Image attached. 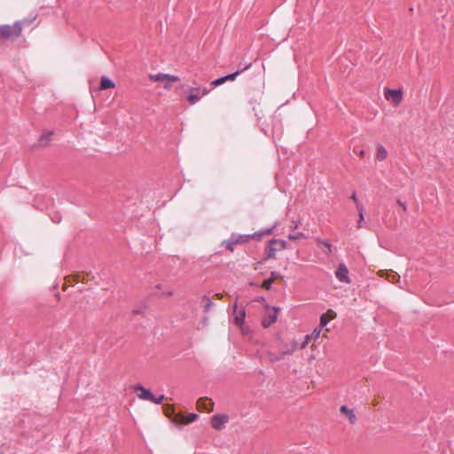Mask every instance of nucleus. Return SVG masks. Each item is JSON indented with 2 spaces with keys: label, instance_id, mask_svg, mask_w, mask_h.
Returning a JSON list of instances; mask_svg holds the SVG:
<instances>
[{
  "label": "nucleus",
  "instance_id": "nucleus-24",
  "mask_svg": "<svg viewBox=\"0 0 454 454\" xmlns=\"http://www.w3.org/2000/svg\"><path fill=\"white\" fill-rule=\"evenodd\" d=\"M149 79L153 82H163L166 80V74H150Z\"/></svg>",
  "mask_w": 454,
  "mask_h": 454
},
{
  "label": "nucleus",
  "instance_id": "nucleus-4",
  "mask_svg": "<svg viewBox=\"0 0 454 454\" xmlns=\"http://www.w3.org/2000/svg\"><path fill=\"white\" fill-rule=\"evenodd\" d=\"M230 421V417L224 413H216L210 418V426L217 431L224 429Z\"/></svg>",
  "mask_w": 454,
  "mask_h": 454
},
{
  "label": "nucleus",
  "instance_id": "nucleus-32",
  "mask_svg": "<svg viewBox=\"0 0 454 454\" xmlns=\"http://www.w3.org/2000/svg\"><path fill=\"white\" fill-rule=\"evenodd\" d=\"M302 236H303V233H301V232L297 233V234H289L288 239H297L298 238L302 237Z\"/></svg>",
  "mask_w": 454,
  "mask_h": 454
},
{
  "label": "nucleus",
  "instance_id": "nucleus-18",
  "mask_svg": "<svg viewBox=\"0 0 454 454\" xmlns=\"http://www.w3.org/2000/svg\"><path fill=\"white\" fill-rule=\"evenodd\" d=\"M53 132L52 131H48V132H45L43 134L41 135L40 138H39V144L41 146H46L50 140H51V137L52 136Z\"/></svg>",
  "mask_w": 454,
  "mask_h": 454
},
{
  "label": "nucleus",
  "instance_id": "nucleus-7",
  "mask_svg": "<svg viewBox=\"0 0 454 454\" xmlns=\"http://www.w3.org/2000/svg\"><path fill=\"white\" fill-rule=\"evenodd\" d=\"M198 418L199 415L196 413H189L188 415H184L182 412H178L177 417H176L174 419V423L180 426H185L196 421Z\"/></svg>",
  "mask_w": 454,
  "mask_h": 454
},
{
  "label": "nucleus",
  "instance_id": "nucleus-14",
  "mask_svg": "<svg viewBox=\"0 0 454 454\" xmlns=\"http://www.w3.org/2000/svg\"><path fill=\"white\" fill-rule=\"evenodd\" d=\"M233 314H235V317H234L235 323L238 325L241 326L245 321V317H246L245 309L242 308L240 310H238V305H237V303H235L233 306Z\"/></svg>",
  "mask_w": 454,
  "mask_h": 454
},
{
  "label": "nucleus",
  "instance_id": "nucleus-37",
  "mask_svg": "<svg viewBox=\"0 0 454 454\" xmlns=\"http://www.w3.org/2000/svg\"><path fill=\"white\" fill-rule=\"evenodd\" d=\"M140 313H142V310L140 309H136L132 310V314L133 315H137V314H140Z\"/></svg>",
  "mask_w": 454,
  "mask_h": 454
},
{
  "label": "nucleus",
  "instance_id": "nucleus-3",
  "mask_svg": "<svg viewBox=\"0 0 454 454\" xmlns=\"http://www.w3.org/2000/svg\"><path fill=\"white\" fill-rule=\"evenodd\" d=\"M211 89H207V88H203V89H200L199 87H191L187 91H186V99L187 101L192 104V105H194L196 104L199 100H200V98L208 94L209 91H210Z\"/></svg>",
  "mask_w": 454,
  "mask_h": 454
},
{
  "label": "nucleus",
  "instance_id": "nucleus-21",
  "mask_svg": "<svg viewBox=\"0 0 454 454\" xmlns=\"http://www.w3.org/2000/svg\"><path fill=\"white\" fill-rule=\"evenodd\" d=\"M202 301L204 302V305H203V309H204V312H208L213 305V302L212 301L210 300V298L207 295H203L202 296Z\"/></svg>",
  "mask_w": 454,
  "mask_h": 454
},
{
  "label": "nucleus",
  "instance_id": "nucleus-5",
  "mask_svg": "<svg viewBox=\"0 0 454 454\" xmlns=\"http://www.w3.org/2000/svg\"><path fill=\"white\" fill-rule=\"evenodd\" d=\"M214 407H215V403L213 402L212 399H210L207 396L200 397L197 400L196 409L200 412H207V413L212 412L214 410Z\"/></svg>",
  "mask_w": 454,
  "mask_h": 454
},
{
  "label": "nucleus",
  "instance_id": "nucleus-41",
  "mask_svg": "<svg viewBox=\"0 0 454 454\" xmlns=\"http://www.w3.org/2000/svg\"><path fill=\"white\" fill-rule=\"evenodd\" d=\"M172 294H173V292H172V291H169V292H167V293H166V295H167V296H170V295H172Z\"/></svg>",
  "mask_w": 454,
  "mask_h": 454
},
{
  "label": "nucleus",
  "instance_id": "nucleus-34",
  "mask_svg": "<svg viewBox=\"0 0 454 454\" xmlns=\"http://www.w3.org/2000/svg\"><path fill=\"white\" fill-rule=\"evenodd\" d=\"M397 204L402 207L403 212H406L407 207H406L405 203H403L401 200H397Z\"/></svg>",
  "mask_w": 454,
  "mask_h": 454
},
{
  "label": "nucleus",
  "instance_id": "nucleus-15",
  "mask_svg": "<svg viewBox=\"0 0 454 454\" xmlns=\"http://www.w3.org/2000/svg\"><path fill=\"white\" fill-rule=\"evenodd\" d=\"M231 238L236 245L247 244L250 240L247 234L231 233Z\"/></svg>",
  "mask_w": 454,
  "mask_h": 454
},
{
  "label": "nucleus",
  "instance_id": "nucleus-1",
  "mask_svg": "<svg viewBox=\"0 0 454 454\" xmlns=\"http://www.w3.org/2000/svg\"><path fill=\"white\" fill-rule=\"evenodd\" d=\"M25 21H16L13 25L0 26V40L14 41L22 33Z\"/></svg>",
  "mask_w": 454,
  "mask_h": 454
},
{
  "label": "nucleus",
  "instance_id": "nucleus-27",
  "mask_svg": "<svg viewBox=\"0 0 454 454\" xmlns=\"http://www.w3.org/2000/svg\"><path fill=\"white\" fill-rule=\"evenodd\" d=\"M400 278V276L395 272H391L387 275V279L389 282L395 283L398 281Z\"/></svg>",
  "mask_w": 454,
  "mask_h": 454
},
{
  "label": "nucleus",
  "instance_id": "nucleus-13",
  "mask_svg": "<svg viewBox=\"0 0 454 454\" xmlns=\"http://www.w3.org/2000/svg\"><path fill=\"white\" fill-rule=\"evenodd\" d=\"M134 390L136 392H139V393H137V396L140 399L149 400V401L154 400L153 395L148 389L145 388L142 386H136L134 387Z\"/></svg>",
  "mask_w": 454,
  "mask_h": 454
},
{
  "label": "nucleus",
  "instance_id": "nucleus-20",
  "mask_svg": "<svg viewBox=\"0 0 454 454\" xmlns=\"http://www.w3.org/2000/svg\"><path fill=\"white\" fill-rule=\"evenodd\" d=\"M387 150L381 145H378L377 146V159L379 160H384L387 158Z\"/></svg>",
  "mask_w": 454,
  "mask_h": 454
},
{
  "label": "nucleus",
  "instance_id": "nucleus-35",
  "mask_svg": "<svg viewBox=\"0 0 454 454\" xmlns=\"http://www.w3.org/2000/svg\"><path fill=\"white\" fill-rule=\"evenodd\" d=\"M354 153H357L360 157H364V154H365V152L364 150H359V151H356V149L354 150Z\"/></svg>",
  "mask_w": 454,
  "mask_h": 454
},
{
  "label": "nucleus",
  "instance_id": "nucleus-6",
  "mask_svg": "<svg viewBox=\"0 0 454 454\" xmlns=\"http://www.w3.org/2000/svg\"><path fill=\"white\" fill-rule=\"evenodd\" d=\"M384 96L387 100L392 102L395 106L399 105L403 99V92L401 90H392L387 88L385 90Z\"/></svg>",
  "mask_w": 454,
  "mask_h": 454
},
{
  "label": "nucleus",
  "instance_id": "nucleus-42",
  "mask_svg": "<svg viewBox=\"0 0 454 454\" xmlns=\"http://www.w3.org/2000/svg\"><path fill=\"white\" fill-rule=\"evenodd\" d=\"M328 313H331V314H333V317H335V313H334L332 309H329V310H328Z\"/></svg>",
  "mask_w": 454,
  "mask_h": 454
},
{
  "label": "nucleus",
  "instance_id": "nucleus-19",
  "mask_svg": "<svg viewBox=\"0 0 454 454\" xmlns=\"http://www.w3.org/2000/svg\"><path fill=\"white\" fill-rule=\"evenodd\" d=\"M251 67V63L246 65L244 67L242 68H239L238 71L232 73V74H227L225 75L226 76V81H233L236 79V77L243 71L248 69L249 67Z\"/></svg>",
  "mask_w": 454,
  "mask_h": 454
},
{
  "label": "nucleus",
  "instance_id": "nucleus-17",
  "mask_svg": "<svg viewBox=\"0 0 454 454\" xmlns=\"http://www.w3.org/2000/svg\"><path fill=\"white\" fill-rule=\"evenodd\" d=\"M115 87V83L108 77L103 76L100 80L99 90H105Z\"/></svg>",
  "mask_w": 454,
  "mask_h": 454
},
{
  "label": "nucleus",
  "instance_id": "nucleus-9",
  "mask_svg": "<svg viewBox=\"0 0 454 454\" xmlns=\"http://www.w3.org/2000/svg\"><path fill=\"white\" fill-rule=\"evenodd\" d=\"M335 276L342 283L349 284L351 282L348 277V269L344 263L339 264L335 271Z\"/></svg>",
  "mask_w": 454,
  "mask_h": 454
},
{
  "label": "nucleus",
  "instance_id": "nucleus-16",
  "mask_svg": "<svg viewBox=\"0 0 454 454\" xmlns=\"http://www.w3.org/2000/svg\"><path fill=\"white\" fill-rule=\"evenodd\" d=\"M163 412L166 417L169 418L174 423V419L177 417V413L175 411V407L172 404H166L163 406Z\"/></svg>",
  "mask_w": 454,
  "mask_h": 454
},
{
  "label": "nucleus",
  "instance_id": "nucleus-40",
  "mask_svg": "<svg viewBox=\"0 0 454 454\" xmlns=\"http://www.w3.org/2000/svg\"><path fill=\"white\" fill-rule=\"evenodd\" d=\"M256 301H264V297L260 296V297H258V298L256 299Z\"/></svg>",
  "mask_w": 454,
  "mask_h": 454
},
{
  "label": "nucleus",
  "instance_id": "nucleus-33",
  "mask_svg": "<svg viewBox=\"0 0 454 454\" xmlns=\"http://www.w3.org/2000/svg\"><path fill=\"white\" fill-rule=\"evenodd\" d=\"M164 400V395H161L160 396H159L158 398H155L154 397V400H151L152 402L155 403H160L162 401Z\"/></svg>",
  "mask_w": 454,
  "mask_h": 454
},
{
  "label": "nucleus",
  "instance_id": "nucleus-12",
  "mask_svg": "<svg viewBox=\"0 0 454 454\" xmlns=\"http://www.w3.org/2000/svg\"><path fill=\"white\" fill-rule=\"evenodd\" d=\"M276 227H277V223H275L270 228L264 229L260 231L254 232L253 234H247V235L250 236V239H254L256 241H260V240H262L263 236L271 235L274 232V230L276 229Z\"/></svg>",
  "mask_w": 454,
  "mask_h": 454
},
{
  "label": "nucleus",
  "instance_id": "nucleus-28",
  "mask_svg": "<svg viewBox=\"0 0 454 454\" xmlns=\"http://www.w3.org/2000/svg\"><path fill=\"white\" fill-rule=\"evenodd\" d=\"M166 80L170 82H178L180 80V78L176 75L166 74Z\"/></svg>",
  "mask_w": 454,
  "mask_h": 454
},
{
  "label": "nucleus",
  "instance_id": "nucleus-26",
  "mask_svg": "<svg viewBox=\"0 0 454 454\" xmlns=\"http://www.w3.org/2000/svg\"><path fill=\"white\" fill-rule=\"evenodd\" d=\"M273 279H270V278H268V279H265L262 284V288L265 289V290H270L271 288V285L273 284Z\"/></svg>",
  "mask_w": 454,
  "mask_h": 454
},
{
  "label": "nucleus",
  "instance_id": "nucleus-10",
  "mask_svg": "<svg viewBox=\"0 0 454 454\" xmlns=\"http://www.w3.org/2000/svg\"><path fill=\"white\" fill-rule=\"evenodd\" d=\"M340 412L341 415L345 416L350 424H355L357 421V417L355 413V411L347 405H341L340 408Z\"/></svg>",
  "mask_w": 454,
  "mask_h": 454
},
{
  "label": "nucleus",
  "instance_id": "nucleus-22",
  "mask_svg": "<svg viewBox=\"0 0 454 454\" xmlns=\"http://www.w3.org/2000/svg\"><path fill=\"white\" fill-rule=\"evenodd\" d=\"M222 246L224 247L230 252H233L234 246H236V244L233 242L232 239L230 237L228 239H225L222 242Z\"/></svg>",
  "mask_w": 454,
  "mask_h": 454
},
{
  "label": "nucleus",
  "instance_id": "nucleus-36",
  "mask_svg": "<svg viewBox=\"0 0 454 454\" xmlns=\"http://www.w3.org/2000/svg\"><path fill=\"white\" fill-rule=\"evenodd\" d=\"M163 87H164V89H166V90H170V89H171V87H172L171 82H168V81H167V82H165V83H164Z\"/></svg>",
  "mask_w": 454,
  "mask_h": 454
},
{
  "label": "nucleus",
  "instance_id": "nucleus-29",
  "mask_svg": "<svg viewBox=\"0 0 454 454\" xmlns=\"http://www.w3.org/2000/svg\"><path fill=\"white\" fill-rule=\"evenodd\" d=\"M328 317L326 314H322L320 317V326H325L328 324Z\"/></svg>",
  "mask_w": 454,
  "mask_h": 454
},
{
  "label": "nucleus",
  "instance_id": "nucleus-31",
  "mask_svg": "<svg viewBox=\"0 0 454 454\" xmlns=\"http://www.w3.org/2000/svg\"><path fill=\"white\" fill-rule=\"evenodd\" d=\"M323 244L326 247V249L328 250L327 251V254H332V245L328 241H324Z\"/></svg>",
  "mask_w": 454,
  "mask_h": 454
},
{
  "label": "nucleus",
  "instance_id": "nucleus-38",
  "mask_svg": "<svg viewBox=\"0 0 454 454\" xmlns=\"http://www.w3.org/2000/svg\"><path fill=\"white\" fill-rule=\"evenodd\" d=\"M22 21H25L24 26L29 25L31 23V20H23Z\"/></svg>",
  "mask_w": 454,
  "mask_h": 454
},
{
  "label": "nucleus",
  "instance_id": "nucleus-2",
  "mask_svg": "<svg viewBox=\"0 0 454 454\" xmlns=\"http://www.w3.org/2000/svg\"><path fill=\"white\" fill-rule=\"evenodd\" d=\"M287 248V242L283 239H270L264 249V253L266 254V257L264 260L269 259H275L276 258V252L282 251Z\"/></svg>",
  "mask_w": 454,
  "mask_h": 454
},
{
  "label": "nucleus",
  "instance_id": "nucleus-25",
  "mask_svg": "<svg viewBox=\"0 0 454 454\" xmlns=\"http://www.w3.org/2000/svg\"><path fill=\"white\" fill-rule=\"evenodd\" d=\"M225 82H226V76L224 75V76L219 77V78L215 79V81H213L211 82V86L215 87V86L224 83Z\"/></svg>",
  "mask_w": 454,
  "mask_h": 454
},
{
  "label": "nucleus",
  "instance_id": "nucleus-39",
  "mask_svg": "<svg viewBox=\"0 0 454 454\" xmlns=\"http://www.w3.org/2000/svg\"><path fill=\"white\" fill-rule=\"evenodd\" d=\"M52 220L55 223H59L60 221V217L57 216L56 218H53Z\"/></svg>",
  "mask_w": 454,
  "mask_h": 454
},
{
  "label": "nucleus",
  "instance_id": "nucleus-11",
  "mask_svg": "<svg viewBox=\"0 0 454 454\" xmlns=\"http://www.w3.org/2000/svg\"><path fill=\"white\" fill-rule=\"evenodd\" d=\"M350 199L356 203V210L358 212V215H359V220H358V228H361L362 227V222L364 221V206L358 201L357 200V197H356V192H353L351 196H350Z\"/></svg>",
  "mask_w": 454,
  "mask_h": 454
},
{
  "label": "nucleus",
  "instance_id": "nucleus-30",
  "mask_svg": "<svg viewBox=\"0 0 454 454\" xmlns=\"http://www.w3.org/2000/svg\"><path fill=\"white\" fill-rule=\"evenodd\" d=\"M283 277L277 271H271L270 272V279H273V282L275 281V279L277 278H282Z\"/></svg>",
  "mask_w": 454,
  "mask_h": 454
},
{
  "label": "nucleus",
  "instance_id": "nucleus-8",
  "mask_svg": "<svg viewBox=\"0 0 454 454\" xmlns=\"http://www.w3.org/2000/svg\"><path fill=\"white\" fill-rule=\"evenodd\" d=\"M267 309H270L271 311H270L267 315H265L262 318V325L264 328H268L272 324H274L277 321L278 317V311L279 310V308L278 307H270L267 306Z\"/></svg>",
  "mask_w": 454,
  "mask_h": 454
},
{
  "label": "nucleus",
  "instance_id": "nucleus-23",
  "mask_svg": "<svg viewBox=\"0 0 454 454\" xmlns=\"http://www.w3.org/2000/svg\"><path fill=\"white\" fill-rule=\"evenodd\" d=\"M222 246L224 247L230 252H233L234 246H236V244L233 242L232 239L230 237L228 239H225L222 242Z\"/></svg>",
  "mask_w": 454,
  "mask_h": 454
}]
</instances>
